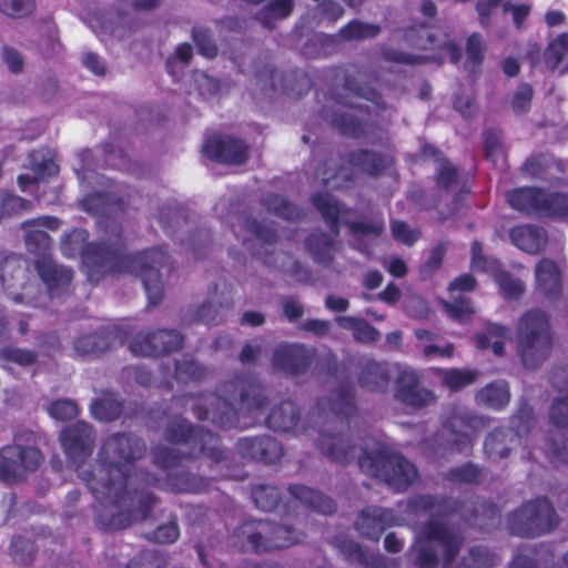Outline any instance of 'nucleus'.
Segmentation results:
<instances>
[{"instance_id": "obj_1", "label": "nucleus", "mask_w": 568, "mask_h": 568, "mask_svg": "<svg viewBox=\"0 0 568 568\" xmlns=\"http://www.w3.org/2000/svg\"><path fill=\"white\" fill-rule=\"evenodd\" d=\"M143 452L140 439L112 435L104 442L94 469L81 473L92 495L110 514V519L103 520L110 529H122L144 519L153 503V497L144 491L142 474L132 464Z\"/></svg>"}, {"instance_id": "obj_2", "label": "nucleus", "mask_w": 568, "mask_h": 568, "mask_svg": "<svg viewBox=\"0 0 568 568\" xmlns=\"http://www.w3.org/2000/svg\"><path fill=\"white\" fill-rule=\"evenodd\" d=\"M87 237L83 230L65 234L61 241V251L67 257L81 255L91 280L94 277L95 267L103 272L132 273L142 278L150 303L156 304L162 300L164 290L159 268L166 261L162 251L154 248L134 255H122L119 248L100 244L87 245Z\"/></svg>"}, {"instance_id": "obj_3", "label": "nucleus", "mask_w": 568, "mask_h": 568, "mask_svg": "<svg viewBox=\"0 0 568 568\" xmlns=\"http://www.w3.org/2000/svg\"><path fill=\"white\" fill-rule=\"evenodd\" d=\"M390 372L398 374L396 397L412 407H423L433 402L432 392L417 387L416 372L398 364H381L367 361L362 369L359 383L371 390H384L388 385Z\"/></svg>"}, {"instance_id": "obj_4", "label": "nucleus", "mask_w": 568, "mask_h": 568, "mask_svg": "<svg viewBox=\"0 0 568 568\" xmlns=\"http://www.w3.org/2000/svg\"><path fill=\"white\" fill-rule=\"evenodd\" d=\"M225 397L214 395L205 396L201 404L210 406L204 413H197L200 419L212 418L214 423L227 425L232 422V415L237 413L251 412L253 408L262 407L263 399L256 394V389L250 386L245 388L243 383L231 384L223 390Z\"/></svg>"}, {"instance_id": "obj_5", "label": "nucleus", "mask_w": 568, "mask_h": 568, "mask_svg": "<svg viewBox=\"0 0 568 568\" xmlns=\"http://www.w3.org/2000/svg\"><path fill=\"white\" fill-rule=\"evenodd\" d=\"M297 541V536L288 527L268 521H250L233 534V544L244 551H271Z\"/></svg>"}, {"instance_id": "obj_6", "label": "nucleus", "mask_w": 568, "mask_h": 568, "mask_svg": "<svg viewBox=\"0 0 568 568\" xmlns=\"http://www.w3.org/2000/svg\"><path fill=\"white\" fill-rule=\"evenodd\" d=\"M416 535L414 551L424 567L434 565L439 557L448 562L458 552L459 538L437 519H432L427 525L418 528Z\"/></svg>"}, {"instance_id": "obj_7", "label": "nucleus", "mask_w": 568, "mask_h": 568, "mask_svg": "<svg viewBox=\"0 0 568 568\" xmlns=\"http://www.w3.org/2000/svg\"><path fill=\"white\" fill-rule=\"evenodd\" d=\"M551 343L548 322L540 311L528 312L518 324V345L524 364L534 367L548 354Z\"/></svg>"}, {"instance_id": "obj_8", "label": "nucleus", "mask_w": 568, "mask_h": 568, "mask_svg": "<svg viewBox=\"0 0 568 568\" xmlns=\"http://www.w3.org/2000/svg\"><path fill=\"white\" fill-rule=\"evenodd\" d=\"M359 467L397 490L404 489L416 478L415 467L397 454L379 452L375 456L365 455L359 458Z\"/></svg>"}, {"instance_id": "obj_9", "label": "nucleus", "mask_w": 568, "mask_h": 568, "mask_svg": "<svg viewBox=\"0 0 568 568\" xmlns=\"http://www.w3.org/2000/svg\"><path fill=\"white\" fill-rule=\"evenodd\" d=\"M43 457L33 445H24L22 437L17 436L12 445L3 447L0 452V479L12 480L27 471L36 470Z\"/></svg>"}, {"instance_id": "obj_10", "label": "nucleus", "mask_w": 568, "mask_h": 568, "mask_svg": "<svg viewBox=\"0 0 568 568\" xmlns=\"http://www.w3.org/2000/svg\"><path fill=\"white\" fill-rule=\"evenodd\" d=\"M168 440L172 444L190 446L189 454L192 456L204 453L215 460L222 458L219 439L210 432H193L185 420H180L169 428Z\"/></svg>"}, {"instance_id": "obj_11", "label": "nucleus", "mask_w": 568, "mask_h": 568, "mask_svg": "<svg viewBox=\"0 0 568 568\" xmlns=\"http://www.w3.org/2000/svg\"><path fill=\"white\" fill-rule=\"evenodd\" d=\"M555 524L551 505L546 499H539L525 505L514 515L511 530L518 535H534L551 529Z\"/></svg>"}, {"instance_id": "obj_12", "label": "nucleus", "mask_w": 568, "mask_h": 568, "mask_svg": "<svg viewBox=\"0 0 568 568\" xmlns=\"http://www.w3.org/2000/svg\"><path fill=\"white\" fill-rule=\"evenodd\" d=\"M348 214L349 212L344 210L336 201H324L322 199V224L325 223V225L329 229L331 235H336L343 224L348 225L355 237L377 236L381 233L383 229L381 223H349L347 217Z\"/></svg>"}, {"instance_id": "obj_13", "label": "nucleus", "mask_w": 568, "mask_h": 568, "mask_svg": "<svg viewBox=\"0 0 568 568\" xmlns=\"http://www.w3.org/2000/svg\"><path fill=\"white\" fill-rule=\"evenodd\" d=\"M182 337L175 331H158L140 333L130 343V349L135 355L155 356L180 348Z\"/></svg>"}, {"instance_id": "obj_14", "label": "nucleus", "mask_w": 568, "mask_h": 568, "mask_svg": "<svg viewBox=\"0 0 568 568\" xmlns=\"http://www.w3.org/2000/svg\"><path fill=\"white\" fill-rule=\"evenodd\" d=\"M60 440L67 456L74 464H80L91 454L94 436L91 427L81 422L65 427L60 435Z\"/></svg>"}, {"instance_id": "obj_15", "label": "nucleus", "mask_w": 568, "mask_h": 568, "mask_svg": "<svg viewBox=\"0 0 568 568\" xmlns=\"http://www.w3.org/2000/svg\"><path fill=\"white\" fill-rule=\"evenodd\" d=\"M204 153L219 162L227 164H242L247 159L246 144L231 136H212L205 141Z\"/></svg>"}, {"instance_id": "obj_16", "label": "nucleus", "mask_w": 568, "mask_h": 568, "mask_svg": "<svg viewBox=\"0 0 568 568\" xmlns=\"http://www.w3.org/2000/svg\"><path fill=\"white\" fill-rule=\"evenodd\" d=\"M471 266L477 271H487L491 273L500 287L501 293L507 297L518 296L523 290V283L519 280L511 278L506 272L500 271L498 262L493 258L481 256V246L474 243L471 246Z\"/></svg>"}, {"instance_id": "obj_17", "label": "nucleus", "mask_w": 568, "mask_h": 568, "mask_svg": "<svg viewBox=\"0 0 568 568\" xmlns=\"http://www.w3.org/2000/svg\"><path fill=\"white\" fill-rule=\"evenodd\" d=\"M314 354V348L300 344L280 345L273 355V366L287 374H298L310 364Z\"/></svg>"}, {"instance_id": "obj_18", "label": "nucleus", "mask_w": 568, "mask_h": 568, "mask_svg": "<svg viewBox=\"0 0 568 568\" xmlns=\"http://www.w3.org/2000/svg\"><path fill=\"white\" fill-rule=\"evenodd\" d=\"M407 519L396 518L392 510L378 507H369L362 511L356 526L357 529L369 538H378L386 527L398 526Z\"/></svg>"}, {"instance_id": "obj_19", "label": "nucleus", "mask_w": 568, "mask_h": 568, "mask_svg": "<svg viewBox=\"0 0 568 568\" xmlns=\"http://www.w3.org/2000/svg\"><path fill=\"white\" fill-rule=\"evenodd\" d=\"M60 226V221L52 216H41L26 221L21 224L24 231V240L31 252L38 253L45 251L51 245V239L44 231H55Z\"/></svg>"}, {"instance_id": "obj_20", "label": "nucleus", "mask_w": 568, "mask_h": 568, "mask_svg": "<svg viewBox=\"0 0 568 568\" xmlns=\"http://www.w3.org/2000/svg\"><path fill=\"white\" fill-rule=\"evenodd\" d=\"M537 291L549 300L562 295V272L558 264L550 260H541L536 266Z\"/></svg>"}, {"instance_id": "obj_21", "label": "nucleus", "mask_w": 568, "mask_h": 568, "mask_svg": "<svg viewBox=\"0 0 568 568\" xmlns=\"http://www.w3.org/2000/svg\"><path fill=\"white\" fill-rule=\"evenodd\" d=\"M237 448L244 457L265 463H275L283 455L281 445L272 437L243 438L239 442Z\"/></svg>"}, {"instance_id": "obj_22", "label": "nucleus", "mask_w": 568, "mask_h": 568, "mask_svg": "<svg viewBox=\"0 0 568 568\" xmlns=\"http://www.w3.org/2000/svg\"><path fill=\"white\" fill-rule=\"evenodd\" d=\"M234 227V233L243 242L248 251L254 254H261L257 245L261 243H271L275 237V232L268 226H262L256 221L241 220Z\"/></svg>"}, {"instance_id": "obj_23", "label": "nucleus", "mask_w": 568, "mask_h": 568, "mask_svg": "<svg viewBox=\"0 0 568 568\" xmlns=\"http://www.w3.org/2000/svg\"><path fill=\"white\" fill-rule=\"evenodd\" d=\"M475 286V281L470 275H463L456 278L449 286L450 296L454 300L453 303L446 302L445 308L447 314L459 322L465 321L471 313H474V308L463 297L458 295V292H467L471 291Z\"/></svg>"}, {"instance_id": "obj_24", "label": "nucleus", "mask_w": 568, "mask_h": 568, "mask_svg": "<svg viewBox=\"0 0 568 568\" xmlns=\"http://www.w3.org/2000/svg\"><path fill=\"white\" fill-rule=\"evenodd\" d=\"M32 174L18 176V184L21 191L27 192L30 185L58 173V165L52 159H45L41 152L31 154Z\"/></svg>"}, {"instance_id": "obj_25", "label": "nucleus", "mask_w": 568, "mask_h": 568, "mask_svg": "<svg viewBox=\"0 0 568 568\" xmlns=\"http://www.w3.org/2000/svg\"><path fill=\"white\" fill-rule=\"evenodd\" d=\"M513 243L524 252L535 254L539 252L546 244L547 237L542 230L523 225L511 231Z\"/></svg>"}, {"instance_id": "obj_26", "label": "nucleus", "mask_w": 568, "mask_h": 568, "mask_svg": "<svg viewBox=\"0 0 568 568\" xmlns=\"http://www.w3.org/2000/svg\"><path fill=\"white\" fill-rule=\"evenodd\" d=\"M37 268L40 277L51 292L67 286L72 280V272L70 270L55 264L50 258L39 261Z\"/></svg>"}, {"instance_id": "obj_27", "label": "nucleus", "mask_w": 568, "mask_h": 568, "mask_svg": "<svg viewBox=\"0 0 568 568\" xmlns=\"http://www.w3.org/2000/svg\"><path fill=\"white\" fill-rule=\"evenodd\" d=\"M293 11V0H268L256 13L255 18L266 28H273L278 21L286 19Z\"/></svg>"}, {"instance_id": "obj_28", "label": "nucleus", "mask_w": 568, "mask_h": 568, "mask_svg": "<svg viewBox=\"0 0 568 568\" xmlns=\"http://www.w3.org/2000/svg\"><path fill=\"white\" fill-rule=\"evenodd\" d=\"M546 193L524 187L513 191L508 194L509 204L525 212H535L541 215V205H544V196Z\"/></svg>"}, {"instance_id": "obj_29", "label": "nucleus", "mask_w": 568, "mask_h": 568, "mask_svg": "<svg viewBox=\"0 0 568 568\" xmlns=\"http://www.w3.org/2000/svg\"><path fill=\"white\" fill-rule=\"evenodd\" d=\"M297 410L293 403L286 402L274 408L268 415V427L274 430L286 432L296 424Z\"/></svg>"}, {"instance_id": "obj_30", "label": "nucleus", "mask_w": 568, "mask_h": 568, "mask_svg": "<svg viewBox=\"0 0 568 568\" xmlns=\"http://www.w3.org/2000/svg\"><path fill=\"white\" fill-rule=\"evenodd\" d=\"M341 327L351 331L354 338L362 343L374 342L378 338V332L373 328L368 323L354 317H338Z\"/></svg>"}, {"instance_id": "obj_31", "label": "nucleus", "mask_w": 568, "mask_h": 568, "mask_svg": "<svg viewBox=\"0 0 568 568\" xmlns=\"http://www.w3.org/2000/svg\"><path fill=\"white\" fill-rule=\"evenodd\" d=\"M509 400L508 387L505 383L491 384L481 389L477 395V402L490 407L499 408Z\"/></svg>"}, {"instance_id": "obj_32", "label": "nucleus", "mask_w": 568, "mask_h": 568, "mask_svg": "<svg viewBox=\"0 0 568 568\" xmlns=\"http://www.w3.org/2000/svg\"><path fill=\"white\" fill-rule=\"evenodd\" d=\"M541 215L568 219V193H546Z\"/></svg>"}, {"instance_id": "obj_33", "label": "nucleus", "mask_w": 568, "mask_h": 568, "mask_svg": "<svg viewBox=\"0 0 568 568\" xmlns=\"http://www.w3.org/2000/svg\"><path fill=\"white\" fill-rule=\"evenodd\" d=\"M483 420L478 417H464V416H456L450 420V427L454 432H457V436H460V438L455 439V444L458 449H463L464 445H467L470 443L471 434L474 433L475 428L481 424Z\"/></svg>"}, {"instance_id": "obj_34", "label": "nucleus", "mask_w": 568, "mask_h": 568, "mask_svg": "<svg viewBox=\"0 0 568 568\" xmlns=\"http://www.w3.org/2000/svg\"><path fill=\"white\" fill-rule=\"evenodd\" d=\"M121 404L112 395L98 399L91 406L93 416L100 420H112L121 414Z\"/></svg>"}, {"instance_id": "obj_35", "label": "nucleus", "mask_w": 568, "mask_h": 568, "mask_svg": "<svg viewBox=\"0 0 568 568\" xmlns=\"http://www.w3.org/2000/svg\"><path fill=\"white\" fill-rule=\"evenodd\" d=\"M507 338V329L491 325L488 327L487 335L478 336L477 345L480 348L491 347L496 355H501L504 349V341Z\"/></svg>"}, {"instance_id": "obj_36", "label": "nucleus", "mask_w": 568, "mask_h": 568, "mask_svg": "<svg viewBox=\"0 0 568 568\" xmlns=\"http://www.w3.org/2000/svg\"><path fill=\"white\" fill-rule=\"evenodd\" d=\"M109 346L108 338L98 334L84 335L74 342V348L81 355L97 354L108 349Z\"/></svg>"}, {"instance_id": "obj_37", "label": "nucleus", "mask_w": 568, "mask_h": 568, "mask_svg": "<svg viewBox=\"0 0 568 568\" xmlns=\"http://www.w3.org/2000/svg\"><path fill=\"white\" fill-rule=\"evenodd\" d=\"M90 28L97 33H110L114 38L122 39L128 32L124 22L115 21L112 18L102 21L99 17H93L88 21Z\"/></svg>"}, {"instance_id": "obj_38", "label": "nucleus", "mask_w": 568, "mask_h": 568, "mask_svg": "<svg viewBox=\"0 0 568 568\" xmlns=\"http://www.w3.org/2000/svg\"><path fill=\"white\" fill-rule=\"evenodd\" d=\"M415 334L417 339L424 343L423 348L425 357H449L453 354V345L447 344L444 347H440L436 344H433L432 342L434 338L429 332L417 329Z\"/></svg>"}, {"instance_id": "obj_39", "label": "nucleus", "mask_w": 568, "mask_h": 568, "mask_svg": "<svg viewBox=\"0 0 568 568\" xmlns=\"http://www.w3.org/2000/svg\"><path fill=\"white\" fill-rule=\"evenodd\" d=\"M253 499L258 508L268 511L280 503V491L273 486L258 487L253 491Z\"/></svg>"}, {"instance_id": "obj_40", "label": "nucleus", "mask_w": 568, "mask_h": 568, "mask_svg": "<svg viewBox=\"0 0 568 568\" xmlns=\"http://www.w3.org/2000/svg\"><path fill=\"white\" fill-rule=\"evenodd\" d=\"M568 54V34L559 36L552 41L546 51L547 64L555 69Z\"/></svg>"}, {"instance_id": "obj_41", "label": "nucleus", "mask_w": 568, "mask_h": 568, "mask_svg": "<svg viewBox=\"0 0 568 568\" xmlns=\"http://www.w3.org/2000/svg\"><path fill=\"white\" fill-rule=\"evenodd\" d=\"M11 557L18 564H29L33 558V546L30 540L16 537L11 545Z\"/></svg>"}, {"instance_id": "obj_42", "label": "nucleus", "mask_w": 568, "mask_h": 568, "mask_svg": "<svg viewBox=\"0 0 568 568\" xmlns=\"http://www.w3.org/2000/svg\"><path fill=\"white\" fill-rule=\"evenodd\" d=\"M33 0H0V11L10 17H24L32 12Z\"/></svg>"}, {"instance_id": "obj_43", "label": "nucleus", "mask_w": 568, "mask_h": 568, "mask_svg": "<svg viewBox=\"0 0 568 568\" xmlns=\"http://www.w3.org/2000/svg\"><path fill=\"white\" fill-rule=\"evenodd\" d=\"M30 210V202L27 200L12 195L6 194L1 199L0 214L1 216H10L13 214H18L24 211Z\"/></svg>"}, {"instance_id": "obj_44", "label": "nucleus", "mask_w": 568, "mask_h": 568, "mask_svg": "<svg viewBox=\"0 0 568 568\" xmlns=\"http://www.w3.org/2000/svg\"><path fill=\"white\" fill-rule=\"evenodd\" d=\"M475 375L469 371L450 369L443 372V382L450 389H458L474 382Z\"/></svg>"}, {"instance_id": "obj_45", "label": "nucleus", "mask_w": 568, "mask_h": 568, "mask_svg": "<svg viewBox=\"0 0 568 568\" xmlns=\"http://www.w3.org/2000/svg\"><path fill=\"white\" fill-rule=\"evenodd\" d=\"M175 377L180 382H187L189 379H197L203 376V368L195 362L185 359L175 365Z\"/></svg>"}, {"instance_id": "obj_46", "label": "nucleus", "mask_w": 568, "mask_h": 568, "mask_svg": "<svg viewBox=\"0 0 568 568\" xmlns=\"http://www.w3.org/2000/svg\"><path fill=\"white\" fill-rule=\"evenodd\" d=\"M48 413L55 419H71L78 414L77 405L71 400H57L48 407Z\"/></svg>"}, {"instance_id": "obj_47", "label": "nucleus", "mask_w": 568, "mask_h": 568, "mask_svg": "<svg viewBox=\"0 0 568 568\" xmlns=\"http://www.w3.org/2000/svg\"><path fill=\"white\" fill-rule=\"evenodd\" d=\"M508 434L505 430H497L489 435L485 442V449L489 455H497L505 457L508 453V448L504 444V440Z\"/></svg>"}, {"instance_id": "obj_48", "label": "nucleus", "mask_w": 568, "mask_h": 568, "mask_svg": "<svg viewBox=\"0 0 568 568\" xmlns=\"http://www.w3.org/2000/svg\"><path fill=\"white\" fill-rule=\"evenodd\" d=\"M344 36L349 39H364L377 34L378 28L372 24L362 23L358 21L351 22L344 29Z\"/></svg>"}, {"instance_id": "obj_49", "label": "nucleus", "mask_w": 568, "mask_h": 568, "mask_svg": "<svg viewBox=\"0 0 568 568\" xmlns=\"http://www.w3.org/2000/svg\"><path fill=\"white\" fill-rule=\"evenodd\" d=\"M194 41L201 54L207 58L215 57L217 52L216 45L205 29L199 28L194 30Z\"/></svg>"}, {"instance_id": "obj_50", "label": "nucleus", "mask_w": 568, "mask_h": 568, "mask_svg": "<svg viewBox=\"0 0 568 568\" xmlns=\"http://www.w3.org/2000/svg\"><path fill=\"white\" fill-rule=\"evenodd\" d=\"M1 356L20 366H29L36 361L34 353L21 348H6L1 352Z\"/></svg>"}, {"instance_id": "obj_51", "label": "nucleus", "mask_w": 568, "mask_h": 568, "mask_svg": "<svg viewBox=\"0 0 568 568\" xmlns=\"http://www.w3.org/2000/svg\"><path fill=\"white\" fill-rule=\"evenodd\" d=\"M290 494L302 504L313 506L318 499V493L307 486L292 485L288 488Z\"/></svg>"}, {"instance_id": "obj_52", "label": "nucleus", "mask_w": 568, "mask_h": 568, "mask_svg": "<svg viewBox=\"0 0 568 568\" xmlns=\"http://www.w3.org/2000/svg\"><path fill=\"white\" fill-rule=\"evenodd\" d=\"M392 232L397 241L406 245H412L419 237L418 231L408 229V226L403 222H394L392 225Z\"/></svg>"}, {"instance_id": "obj_53", "label": "nucleus", "mask_w": 568, "mask_h": 568, "mask_svg": "<svg viewBox=\"0 0 568 568\" xmlns=\"http://www.w3.org/2000/svg\"><path fill=\"white\" fill-rule=\"evenodd\" d=\"M1 58L11 72L18 73L22 71L23 58L16 49L8 47L3 48L1 51Z\"/></svg>"}, {"instance_id": "obj_54", "label": "nucleus", "mask_w": 568, "mask_h": 568, "mask_svg": "<svg viewBox=\"0 0 568 568\" xmlns=\"http://www.w3.org/2000/svg\"><path fill=\"white\" fill-rule=\"evenodd\" d=\"M178 453L184 454L185 450H182L181 448H158L154 452V459L161 467L170 468L175 464Z\"/></svg>"}, {"instance_id": "obj_55", "label": "nucleus", "mask_w": 568, "mask_h": 568, "mask_svg": "<svg viewBox=\"0 0 568 568\" xmlns=\"http://www.w3.org/2000/svg\"><path fill=\"white\" fill-rule=\"evenodd\" d=\"M179 537V529L175 523L160 526L154 531V540L160 544L174 542Z\"/></svg>"}, {"instance_id": "obj_56", "label": "nucleus", "mask_w": 568, "mask_h": 568, "mask_svg": "<svg viewBox=\"0 0 568 568\" xmlns=\"http://www.w3.org/2000/svg\"><path fill=\"white\" fill-rule=\"evenodd\" d=\"M195 82L197 84L199 92L202 95H211L216 93L219 90V82L205 73L197 72L195 74Z\"/></svg>"}, {"instance_id": "obj_57", "label": "nucleus", "mask_w": 568, "mask_h": 568, "mask_svg": "<svg viewBox=\"0 0 568 568\" xmlns=\"http://www.w3.org/2000/svg\"><path fill=\"white\" fill-rule=\"evenodd\" d=\"M361 79L348 80L346 84L347 98L351 95L363 98L367 101H373L375 99V91L365 85L364 88H357Z\"/></svg>"}, {"instance_id": "obj_58", "label": "nucleus", "mask_w": 568, "mask_h": 568, "mask_svg": "<svg viewBox=\"0 0 568 568\" xmlns=\"http://www.w3.org/2000/svg\"><path fill=\"white\" fill-rule=\"evenodd\" d=\"M434 506L430 497H420L419 499L410 503L407 506L408 516H416L418 518H426L427 510Z\"/></svg>"}, {"instance_id": "obj_59", "label": "nucleus", "mask_w": 568, "mask_h": 568, "mask_svg": "<svg viewBox=\"0 0 568 568\" xmlns=\"http://www.w3.org/2000/svg\"><path fill=\"white\" fill-rule=\"evenodd\" d=\"M531 94H532V91L529 85H527V84L520 85L513 99V108L515 109V111H517V112L525 111L530 101Z\"/></svg>"}, {"instance_id": "obj_60", "label": "nucleus", "mask_w": 568, "mask_h": 568, "mask_svg": "<svg viewBox=\"0 0 568 568\" xmlns=\"http://www.w3.org/2000/svg\"><path fill=\"white\" fill-rule=\"evenodd\" d=\"M483 41L478 34L469 37L467 42V57L473 63L479 62L483 58Z\"/></svg>"}, {"instance_id": "obj_61", "label": "nucleus", "mask_w": 568, "mask_h": 568, "mask_svg": "<svg viewBox=\"0 0 568 568\" xmlns=\"http://www.w3.org/2000/svg\"><path fill=\"white\" fill-rule=\"evenodd\" d=\"M551 418L558 425L568 423V399L557 400L551 408Z\"/></svg>"}, {"instance_id": "obj_62", "label": "nucleus", "mask_w": 568, "mask_h": 568, "mask_svg": "<svg viewBox=\"0 0 568 568\" xmlns=\"http://www.w3.org/2000/svg\"><path fill=\"white\" fill-rule=\"evenodd\" d=\"M486 156L495 164L503 158V150L498 139L487 138L485 141Z\"/></svg>"}, {"instance_id": "obj_63", "label": "nucleus", "mask_w": 568, "mask_h": 568, "mask_svg": "<svg viewBox=\"0 0 568 568\" xmlns=\"http://www.w3.org/2000/svg\"><path fill=\"white\" fill-rule=\"evenodd\" d=\"M504 10L506 12H511L514 23L519 27L523 21L527 18V16L530 12V7L527 4H516V6H509L505 4Z\"/></svg>"}, {"instance_id": "obj_64", "label": "nucleus", "mask_w": 568, "mask_h": 568, "mask_svg": "<svg viewBox=\"0 0 568 568\" xmlns=\"http://www.w3.org/2000/svg\"><path fill=\"white\" fill-rule=\"evenodd\" d=\"M83 64L94 74L102 75L105 73V65L103 61H101L94 53H85L83 57Z\"/></svg>"}]
</instances>
